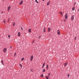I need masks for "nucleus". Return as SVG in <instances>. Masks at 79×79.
Returning a JSON list of instances; mask_svg holds the SVG:
<instances>
[{"instance_id":"nucleus-1","label":"nucleus","mask_w":79,"mask_h":79,"mask_svg":"<svg viewBox=\"0 0 79 79\" xmlns=\"http://www.w3.org/2000/svg\"><path fill=\"white\" fill-rule=\"evenodd\" d=\"M74 18V15H73L71 17V19L72 21H73Z\"/></svg>"},{"instance_id":"nucleus-2","label":"nucleus","mask_w":79,"mask_h":79,"mask_svg":"<svg viewBox=\"0 0 79 79\" xmlns=\"http://www.w3.org/2000/svg\"><path fill=\"white\" fill-rule=\"evenodd\" d=\"M33 59V56L32 55L31 56V58H30L31 61H32Z\"/></svg>"},{"instance_id":"nucleus-3","label":"nucleus","mask_w":79,"mask_h":79,"mask_svg":"<svg viewBox=\"0 0 79 79\" xmlns=\"http://www.w3.org/2000/svg\"><path fill=\"white\" fill-rule=\"evenodd\" d=\"M7 50V49L6 48H4V49L3 50V51L4 52V53H6V51Z\"/></svg>"},{"instance_id":"nucleus-4","label":"nucleus","mask_w":79,"mask_h":79,"mask_svg":"<svg viewBox=\"0 0 79 79\" xmlns=\"http://www.w3.org/2000/svg\"><path fill=\"white\" fill-rule=\"evenodd\" d=\"M11 8V6H9L8 7V9H7V10L8 11H9L10 9Z\"/></svg>"},{"instance_id":"nucleus-5","label":"nucleus","mask_w":79,"mask_h":79,"mask_svg":"<svg viewBox=\"0 0 79 79\" xmlns=\"http://www.w3.org/2000/svg\"><path fill=\"white\" fill-rule=\"evenodd\" d=\"M65 18L66 19H67L68 18V14H66L65 16Z\"/></svg>"},{"instance_id":"nucleus-6","label":"nucleus","mask_w":79,"mask_h":79,"mask_svg":"<svg viewBox=\"0 0 79 79\" xmlns=\"http://www.w3.org/2000/svg\"><path fill=\"white\" fill-rule=\"evenodd\" d=\"M23 0H22L21 1H20L19 4L22 5L23 4Z\"/></svg>"},{"instance_id":"nucleus-7","label":"nucleus","mask_w":79,"mask_h":79,"mask_svg":"<svg viewBox=\"0 0 79 79\" xmlns=\"http://www.w3.org/2000/svg\"><path fill=\"white\" fill-rule=\"evenodd\" d=\"M57 34L58 35H60V31L59 30H58V31H57Z\"/></svg>"},{"instance_id":"nucleus-8","label":"nucleus","mask_w":79,"mask_h":79,"mask_svg":"<svg viewBox=\"0 0 79 79\" xmlns=\"http://www.w3.org/2000/svg\"><path fill=\"white\" fill-rule=\"evenodd\" d=\"M43 31L44 32H45L46 31V27H44V30H43Z\"/></svg>"},{"instance_id":"nucleus-9","label":"nucleus","mask_w":79,"mask_h":79,"mask_svg":"<svg viewBox=\"0 0 79 79\" xmlns=\"http://www.w3.org/2000/svg\"><path fill=\"white\" fill-rule=\"evenodd\" d=\"M18 36L20 37V33L19 32L18 33Z\"/></svg>"},{"instance_id":"nucleus-10","label":"nucleus","mask_w":79,"mask_h":79,"mask_svg":"<svg viewBox=\"0 0 79 79\" xmlns=\"http://www.w3.org/2000/svg\"><path fill=\"white\" fill-rule=\"evenodd\" d=\"M67 65H68V63L66 62L64 64V66H67Z\"/></svg>"},{"instance_id":"nucleus-11","label":"nucleus","mask_w":79,"mask_h":79,"mask_svg":"<svg viewBox=\"0 0 79 79\" xmlns=\"http://www.w3.org/2000/svg\"><path fill=\"white\" fill-rule=\"evenodd\" d=\"M28 32L29 33H31V29H29Z\"/></svg>"},{"instance_id":"nucleus-12","label":"nucleus","mask_w":79,"mask_h":79,"mask_svg":"<svg viewBox=\"0 0 79 79\" xmlns=\"http://www.w3.org/2000/svg\"><path fill=\"white\" fill-rule=\"evenodd\" d=\"M50 2V1H49L48 2H47V5L48 6H49V5Z\"/></svg>"},{"instance_id":"nucleus-13","label":"nucleus","mask_w":79,"mask_h":79,"mask_svg":"<svg viewBox=\"0 0 79 79\" xmlns=\"http://www.w3.org/2000/svg\"><path fill=\"white\" fill-rule=\"evenodd\" d=\"M1 63H2V64L3 65H4V63H3V60H1Z\"/></svg>"},{"instance_id":"nucleus-14","label":"nucleus","mask_w":79,"mask_h":79,"mask_svg":"<svg viewBox=\"0 0 79 79\" xmlns=\"http://www.w3.org/2000/svg\"><path fill=\"white\" fill-rule=\"evenodd\" d=\"M46 69H48V64H47V65L46 66Z\"/></svg>"},{"instance_id":"nucleus-15","label":"nucleus","mask_w":79,"mask_h":79,"mask_svg":"<svg viewBox=\"0 0 79 79\" xmlns=\"http://www.w3.org/2000/svg\"><path fill=\"white\" fill-rule=\"evenodd\" d=\"M48 31H51V28H48Z\"/></svg>"},{"instance_id":"nucleus-16","label":"nucleus","mask_w":79,"mask_h":79,"mask_svg":"<svg viewBox=\"0 0 79 79\" xmlns=\"http://www.w3.org/2000/svg\"><path fill=\"white\" fill-rule=\"evenodd\" d=\"M72 10L73 11L74 10H75V8H74V7H73Z\"/></svg>"},{"instance_id":"nucleus-17","label":"nucleus","mask_w":79,"mask_h":79,"mask_svg":"<svg viewBox=\"0 0 79 79\" xmlns=\"http://www.w3.org/2000/svg\"><path fill=\"white\" fill-rule=\"evenodd\" d=\"M45 71H46V70H45V69H43V72L44 73V72H45Z\"/></svg>"},{"instance_id":"nucleus-18","label":"nucleus","mask_w":79,"mask_h":79,"mask_svg":"<svg viewBox=\"0 0 79 79\" xmlns=\"http://www.w3.org/2000/svg\"><path fill=\"white\" fill-rule=\"evenodd\" d=\"M46 79H49V78H48V76H46Z\"/></svg>"},{"instance_id":"nucleus-19","label":"nucleus","mask_w":79,"mask_h":79,"mask_svg":"<svg viewBox=\"0 0 79 79\" xmlns=\"http://www.w3.org/2000/svg\"><path fill=\"white\" fill-rule=\"evenodd\" d=\"M60 14L62 15H63V13L62 12H60Z\"/></svg>"},{"instance_id":"nucleus-20","label":"nucleus","mask_w":79,"mask_h":79,"mask_svg":"<svg viewBox=\"0 0 79 79\" xmlns=\"http://www.w3.org/2000/svg\"><path fill=\"white\" fill-rule=\"evenodd\" d=\"M17 55V53H15L14 54V56H16Z\"/></svg>"},{"instance_id":"nucleus-21","label":"nucleus","mask_w":79,"mask_h":79,"mask_svg":"<svg viewBox=\"0 0 79 79\" xmlns=\"http://www.w3.org/2000/svg\"><path fill=\"white\" fill-rule=\"evenodd\" d=\"M20 67H21V68H22V65L21 64H20Z\"/></svg>"},{"instance_id":"nucleus-22","label":"nucleus","mask_w":79,"mask_h":79,"mask_svg":"<svg viewBox=\"0 0 79 79\" xmlns=\"http://www.w3.org/2000/svg\"><path fill=\"white\" fill-rule=\"evenodd\" d=\"M50 75H51V74L50 73H48V76H49V77H50Z\"/></svg>"},{"instance_id":"nucleus-23","label":"nucleus","mask_w":79,"mask_h":79,"mask_svg":"<svg viewBox=\"0 0 79 79\" xmlns=\"http://www.w3.org/2000/svg\"><path fill=\"white\" fill-rule=\"evenodd\" d=\"M41 77H44V75L42 74V75H41Z\"/></svg>"},{"instance_id":"nucleus-24","label":"nucleus","mask_w":79,"mask_h":79,"mask_svg":"<svg viewBox=\"0 0 79 79\" xmlns=\"http://www.w3.org/2000/svg\"><path fill=\"white\" fill-rule=\"evenodd\" d=\"M24 60V58H23L21 59V61H23V60Z\"/></svg>"},{"instance_id":"nucleus-25","label":"nucleus","mask_w":79,"mask_h":79,"mask_svg":"<svg viewBox=\"0 0 79 79\" xmlns=\"http://www.w3.org/2000/svg\"><path fill=\"white\" fill-rule=\"evenodd\" d=\"M35 0V1H36V2H37V3H39L38 2V1H37V0Z\"/></svg>"},{"instance_id":"nucleus-26","label":"nucleus","mask_w":79,"mask_h":79,"mask_svg":"<svg viewBox=\"0 0 79 79\" xmlns=\"http://www.w3.org/2000/svg\"><path fill=\"white\" fill-rule=\"evenodd\" d=\"M15 25V23H13V26H14Z\"/></svg>"},{"instance_id":"nucleus-27","label":"nucleus","mask_w":79,"mask_h":79,"mask_svg":"<svg viewBox=\"0 0 79 79\" xmlns=\"http://www.w3.org/2000/svg\"><path fill=\"white\" fill-rule=\"evenodd\" d=\"M3 22L4 23H6V21H5V20H4L3 21Z\"/></svg>"},{"instance_id":"nucleus-28","label":"nucleus","mask_w":79,"mask_h":79,"mask_svg":"<svg viewBox=\"0 0 79 79\" xmlns=\"http://www.w3.org/2000/svg\"><path fill=\"white\" fill-rule=\"evenodd\" d=\"M10 49H11L12 48V46H10Z\"/></svg>"},{"instance_id":"nucleus-29","label":"nucleus","mask_w":79,"mask_h":79,"mask_svg":"<svg viewBox=\"0 0 79 79\" xmlns=\"http://www.w3.org/2000/svg\"><path fill=\"white\" fill-rule=\"evenodd\" d=\"M70 76V75L69 74H68V77H69Z\"/></svg>"},{"instance_id":"nucleus-30","label":"nucleus","mask_w":79,"mask_h":79,"mask_svg":"<svg viewBox=\"0 0 79 79\" xmlns=\"http://www.w3.org/2000/svg\"><path fill=\"white\" fill-rule=\"evenodd\" d=\"M45 65V63H44V64H43V66H44Z\"/></svg>"},{"instance_id":"nucleus-31","label":"nucleus","mask_w":79,"mask_h":79,"mask_svg":"<svg viewBox=\"0 0 79 79\" xmlns=\"http://www.w3.org/2000/svg\"><path fill=\"white\" fill-rule=\"evenodd\" d=\"M8 37H10V35H8Z\"/></svg>"},{"instance_id":"nucleus-32","label":"nucleus","mask_w":79,"mask_h":79,"mask_svg":"<svg viewBox=\"0 0 79 79\" xmlns=\"http://www.w3.org/2000/svg\"><path fill=\"white\" fill-rule=\"evenodd\" d=\"M76 4V2H75V3H74V5H75Z\"/></svg>"},{"instance_id":"nucleus-33","label":"nucleus","mask_w":79,"mask_h":79,"mask_svg":"<svg viewBox=\"0 0 79 79\" xmlns=\"http://www.w3.org/2000/svg\"><path fill=\"white\" fill-rule=\"evenodd\" d=\"M21 28L22 30H23V28H22V27H21Z\"/></svg>"},{"instance_id":"nucleus-34","label":"nucleus","mask_w":79,"mask_h":79,"mask_svg":"<svg viewBox=\"0 0 79 79\" xmlns=\"http://www.w3.org/2000/svg\"><path fill=\"white\" fill-rule=\"evenodd\" d=\"M34 42H35V40H34L33 41V42L32 43V44H33V43H34Z\"/></svg>"},{"instance_id":"nucleus-35","label":"nucleus","mask_w":79,"mask_h":79,"mask_svg":"<svg viewBox=\"0 0 79 79\" xmlns=\"http://www.w3.org/2000/svg\"><path fill=\"white\" fill-rule=\"evenodd\" d=\"M31 72H33L32 69H31Z\"/></svg>"},{"instance_id":"nucleus-36","label":"nucleus","mask_w":79,"mask_h":79,"mask_svg":"<svg viewBox=\"0 0 79 79\" xmlns=\"http://www.w3.org/2000/svg\"><path fill=\"white\" fill-rule=\"evenodd\" d=\"M40 38H41L40 36H39V39H40Z\"/></svg>"},{"instance_id":"nucleus-37","label":"nucleus","mask_w":79,"mask_h":79,"mask_svg":"<svg viewBox=\"0 0 79 79\" xmlns=\"http://www.w3.org/2000/svg\"><path fill=\"white\" fill-rule=\"evenodd\" d=\"M64 22H65V21H66V20H65V19L64 20Z\"/></svg>"},{"instance_id":"nucleus-38","label":"nucleus","mask_w":79,"mask_h":79,"mask_svg":"<svg viewBox=\"0 0 79 79\" xmlns=\"http://www.w3.org/2000/svg\"><path fill=\"white\" fill-rule=\"evenodd\" d=\"M76 40V37H75V40Z\"/></svg>"},{"instance_id":"nucleus-39","label":"nucleus","mask_w":79,"mask_h":79,"mask_svg":"<svg viewBox=\"0 0 79 79\" xmlns=\"http://www.w3.org/2000/svg\"><path fill=\"white\" fill-rule=\"evenodd\" d=\"M44 67V66H43V67H42V68H43Z\"/></svg>"},{"instance_id":"nucleus-40","label":"nucleus","mask_w":79,"mask_h":79,"mask_svg":"<svg viewBox=\"0 0 79 79\" xmlns=\"http://www.w3.org/2000/svg\"><path fill=\"white\" fill-rule=\"evenodd\" d=\"M44 64H45V62H44Z\"/></svg>"},{"instance_id":"nucleus-41","label":"nucleus","mask_w":79,"mask_h":79,"mask_svg":"<svg viewBox=\"0 0 79 79\" xmlns=\"http://www.w3.org/2000/svg\"><path fill=\"white\" fill-rule=\"evenodd\" d=\"M43 1H44V0H43Z\"/></svg>"},{"instance_id":"nucleus-42","label":"nucleus","mask_w":79,"mask_h":79,"mask_svg":"<svg viewBox=\"0 0 79 79\" xmlns=\"http://www.w3.org/2000/svg\"><path fill=\"white\" fill-rule=\"evenodd\" d=\"M51 67V66H50V67Z\"/></svg>"},{"instance_id":"nucleus-43","label":"nucleus","mask_w":79,"mask_h":79,"mask_svg":"<svg viewBox=\"0 0 79 79\" xmlns=\"http://www.w3.org/2000/svg\"><path fill=\"white\" fill-rule=\"evenodd\" d=\"M9 20H8V22H9Z\"/></svg>"}]
</instances>
